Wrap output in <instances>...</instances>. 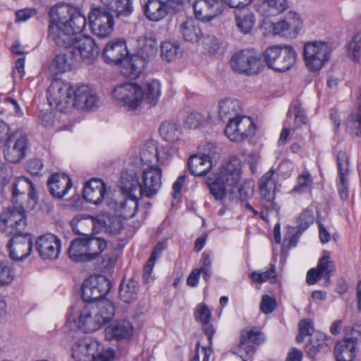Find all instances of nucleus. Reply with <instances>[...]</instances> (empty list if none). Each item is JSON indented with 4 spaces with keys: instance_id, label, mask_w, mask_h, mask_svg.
<instances>
[{
    "instance_id": "31",
    "label": "nucleus",
    "mask_w": 361,
    "mask_h": 361,
    "mask_svg": "<svg viewBox=\"0 0 361 361\" xmlns=\"http://www.w3.org/2000/svg\"><path fill=\"white\" fill-rule=\"evenodd\" d=\"M92 229L104 231L110 235H117L123 228L121 220L116 216L103 217L102 219L90 218Z\"/></svg>"
},
{
    "instance_id": "28",
    "label": "nucleus",
    "mask_w": 361,
    "mask_h": 361,
    "mask_svg": "<svg viewBox=\"0 0 361 361\" xmlns=\"http://www.w3.org/2000/svg\"><path fill=\"white\" fill-rule=\"evenodd\" d=\"M50 194L56 198H62L72 187L70 177L66 174L55 173L47 180Z\"/></svg>"
},
{
    "instance_id": "36",
    "label": "nucleus",
    "mask_w": 361,
    "mask_h": 361,
    "mask_svg": "<svg viewBox=\"0 0 361 361\" xmlns=\"http://www.w3.org/2000/svg\"><path fill=\"white\" fill-rule=\"evenodd\" d=\"M242 111L240 102L233 98H225L221 99L219 104V114L221 120H234Z\"/></svg>"
},
{
    "instance_id": "57",
    "label": "nucleus",
    "mask_w": 361,
    "mask_h": 361,
    "mask_svg": "<svg viewBox=\"0 0 361 361\" xmlns=\"http://www.w3.org/2000/svg\"><path fill=\"white\" fill-rule=\"evenodd\" d=\"M31 188V181L25 177L16 179L12 183L13 201L20 195H25L27 190Z\"/></svg>"
},
{
    "instance_id": "29",
    "label": "nucleus",
    "mask_w": 361,
    "mask_h": 361,
    "mask_svg": "<svg viewBox=\"0 0 361 361\" xmlns=\"http://www.w3.org/2000/svg\"><path fill=\"white\" fill-rule=\"evenodd\" d=\"M94 314H97L99 320L94 322H90L89 329H99L104 324L109 323L115 314V309L113 303L109 300H100L94 303Z\"/></svg>"
},
{
    "instance_id": "49",
    "label": "nucleus",
    "mask_w": 361,
    "mask_h": 361,
    "mask_svg": "<svg viewBox=\"0 0 361 361\" xmlns=\"http://www.w3.org/2000/svg\"><path fill=\"white\" fill-rule=\"evenodd\" d=\"M321 277H324L326 283H329L331 276L335 271L334 262L330 260L329 255H324L319 261L317 268Z\"/></svg>"
},
{
    "instance_id": "25",
    "label": "nucleus",
    "mask_w": 361,
    "mask_h": 361,
    "mask_svg": "<svg viewBox=\"0 0 361 361\" xmlns=\"http://www.w3.org/2000/svg\"><path fill=\"white\" fill-rule=\"evenodd\" d=\"M128 54L126 42L122 39L112 40L106 44L103 51L102 57L110 64H118Z\"/></svg>"
},
{
    "instance_id": "44",
    "label": "nucleus",
    "mask_w": 361,
    "mask_h": 361,
    "mask_svg": "<svg viewBox=\"0 0 361 361\" xmlns=\"http://www.w3.org/2000/svg\"><path fill=\"white\" fill-rule=\"evenodd\" d=\"M142 90L144 92L143 101L151 106H155L161 96L160 82L155 79L149 80L146 82Z\"/></svg>"
},
{
    "instance_id": "1",
    "label": "nucleus",
    "mask_w": 361,
    "mask_h": 361,
    "mask_svg": "<svg viewBox=\"0 0 361 361\" xmlns=\"http://www.w3.org/2000/svg\"><path fill=\"white\" fill-rule=\"evenodd\" d=\"M161 171L159 167L149 166L142 171L141 178L133 171L121 173V188L137 199L145 196L152 197L161 186Z\"/></svg>"
},
{
    "instance_id": "51",
    "label": "nucleus",
    "mask_w": 361,
    "mask_h": 361,
    "mask_svg": "<svg viewBox=\"0 0 361 361\" xmlns=\"http://www.w3.org/2000/svg\"><path fill=\"white\" fill-rule=\"evenodd\" d=\"M140 159L146 164H151L154 160L161 161L159 157L158 148L155 143L147 142L140 151Z\"/></svg>"
},
{
    "instance_id": "45",
    "label": "nucleus",
    "mask_w": 361,
    "mask_h": 361,
    "mask_svg": "<svg viewBox=\"0 0 361 361\" xmlns=\"http://www.w3.org/2000/svg\"><path fill=\"white\" fill-rule=\"evenodd\" d=\"M138 290L139 286L136 281H122L119 288L120 299L125 303H131L137 299Z\"/></svg>"
},
{
    "instance_id": "11",
    "label": "nucleus",
    "mask_w": 361,
    "mask_h": 361,
    "mask_svg": "<svg viewBox=\"0 0 361 361\" xmlns=\"http://www.w3.org/2000/svg\"><path fill=\"white\" fill-rule=\"evenodd\" d=\"M112 97L118 104L134 110L143 102L144 92L136 83H124L114 89Z\"/></svg>"
},
{
    "instance_id": "26",
    "label": "nucleus",
    "mask_w": 361,
    "mask_h": 361,
    "mask_svg": "<svg viewBox=\"0 0 361 361\" xmlns=\"http://www.w3.org/2000/svg\"><path fill=\"white\" fill-rule=\"evenodd\" d=\"M106 194V184L99 178H93L87 182L82 192L84 199L95 205H99L105 200Z\"/></svg>"
},
{
    "instance_id": "13",
    "label": "nucleus",
    "mask_w": 361,
    "mask_h": 361,
    "mask_svg": "<svg viewBox=\"0 0 361 361\" xmlns=\"http://www.w3.org/2000/svg\"><path fill=\"white\" fill-rule=\"evenodd\" d=\"M276 180V171L273 168H271L259 180L258 186L262 207L267 208L268 210H274L276 214H278L280 208L274 201Z\"/></svg>"
},
{
    "instance_id": "23",
    "label": "nucleus",
    "mask_w": 361,
    "mask_h": 361,
    "mask_svg": "<svg viewBox=\"0 0 361 361\" xmlns=\"http://www.w3.org/2000/svg\"><path fill=\"white\" fill-rule=\"evenodd\" d=\"M193 8L196 18L203 22L211 21L223 11L219 0H197Z\"/></svg>"
},
{
    "instance_id": "56",
    "label": "nucleus",
    "mask_w": 361,
    "mask_h": 361,
    "mask_svg": "<svg viewBox=\"0 0 361 361\" xmlns=\"http://www.w3.org/2000/svg\"><path fill=\"white\" fill-rule=\"evenodd\" d=\"M292 112L295 116V128H300L302 125H305L307 123L306 113L301 103L296 102L293 105L292 109L288 111V114H292Z\"/></svg>"
},
{
    "instance_id": "7",
    "label": "nucleus",
    "mask_w": 361,
    "mask_h": 361,
    "mask_svg": "<svg viewBox=\"0 0 361 361\" xmlns=\"http://www.w3.org/2000/svg\"><path fill=\"white\" fill-rule=\"evenodd\" d=\"M121 184V181L120 182ZM121 192L107 195L105 203L108 208L119 216L128 219L133 217L136 214L138 202L137 198L131 197L128 192L124 191L120 185Z\"/></svg>"
},
{
    "instance_id": "54",
    "label": "nucleus",
    "mask_w": 361,
    "mask_h": 361,
    "mask_svg": "<svg viewBox=\"0 0 361 361\" xmlns=\"http://www.w3.org/2000/svg\"><path fill=\"white\" fill-rule=\"evenodd\" d=\"M166 245L164 242H159L154 247L151 255L147 260L145 268H144V277H148L151 274L157 257L165 249Z\"/></svg>"
},
{
    "instance_id": "40",
    "label": "nucleus",
    "mask_w": 361,
    "mask_h": 361,
    "mask_svg": "<svg viewBox=\"0 0 361 361\" xmlns=\"http://www.w3.org/2000/svg\"><path fill=\"white\" fill-rule=\"evenodd\" d=\"M148 62L135 54L125 62L122 73L126 77L136 79L143 73Z\"/></svg>"
},
{
    "instance_id": "39",
    "label": "nucleus",
    "mask_w": 361,
    "mask_h": 361,
    "mask_svg": "<svg viewBox=\"0 0 361 361\" xmlns=\"http://www.w3.org/2000/svg\"><path fill=\"white\" fill-rule=\"evenodd\" d=\"M179 32L185 41L192 43L197 42L202 36L198 23L192 18H188L180 24Z\"/></svg>"
},
{
    "instance_id": "42",
    "label": "nucleus",
    "mask_w": 361,
    "mask_h": 361,
    "mask_svg": "<svg viewBox=\"0 0 361 361\" xmlns=\"http://www.w3.org/2000/svg\"><path fill=\"white\" fill-rule=\"evenodd\" d=\"M190 172L195 176H204L212 168L213 164L209 159L200 154L192 155L188 161Z\"/></svg>"
},
{
    "instance_id": "22",
    "label": "nucleus",
    "mask_w": 361,
    "mask_h": 361,
    "mask_svg": "<svg viewBox=\"0 0 361 361\" xmlns=\"http://www.w3.org/2000/svg\"><path fill=\"white\" fill-rule=\"evenodd\" d=\"M36 247L42 258L55 259L60 252L61 241L55 235L47 233L38 237Z\"/></svg>"
},
{
    "instance_id": "43",
    "label": "nucleus",
    "mask_w": 361,
    "mask_h": 361,
    "mask_svg": "<svg viewBox=\"0 0 361 361\" xmlns=\"http://www.w3.org/2000/svg\"><path fill=\"white\" fill-rule=\"evenodd\" d=\"M357 346L352 341L343 338L338 341L334 348L337 361H353L356 356Z\"/></svg>"
},
{
    "instance_id": "6",
    "label": "nucleus",
    "mask_w": 361,
    "mask_h": 361,
    "mask_svg": "<svg viewBox=\"0 0 361 361\" xmlns=\"http://www.w3.org/2000/svg\"><path fill=\"white\" fill-rule=\"evenodd\" d=\"M230 65L235 72L246 75L258 74L264 68L261 57L247 49L235 52L230 59Z\"/></svg>"
},
{
    "instance_id": "20",
    "label": "nucleus",
    "mask_w": 361,
    "mask_h": 361,
    "mask_svg": "<svg viewBox=\"0 0 361 361\" xmlns=\"http://www.w3.org/2000/svg\"><path fill=\"white\" fill-rule=\"evenodd\" d=\"M94 303L78 302L71 308L73 320L78 323V328L85 333L92 332L98 329H89L90 322L99 320L97 314H94Z\"/></svg>"
},
{
    "instance_id": "19",
    "label": "nucleus",
    "mask_w": 361,
    "mask_h": 361,
    "mask_svg": "<svg viewBox=\"0 0 361 361\" xmlns=\"http://www.w3.org/2000/svg\"><path fill=\"white\" fill-rule=\"evenodd\" d=\"M49 16L48 37L57 46L68 49L75 39L73 34L68 30L66 25L54 15Z\"/></svg>"
},
{
    "instance_id": "64",
    "label": "nucleus",
    "mask_w": 361,
    "mask_h": 361,
    "mask_svg": "<svg viewBox=\"0 0 361 361\" xmlns=\"http://www.w3.org/2000/svg\"><path fill=\"white\" fill-rule=\"evenodd\" d=\"M203 46L209 54H215L220 49V44L213 35H207L203 38Z\"/></svg>"
},
{
    "instance_id": "52",
    "label": "nucleus",
    "mask_w": 361,
    "mask_h": 361,
    "mask_svg": "<svg viewBox=\"0 0 361 361\" xmlns=\"http://www.w3.org/2000/svg\"><path fill=\"white\" fill-rule=\"evenodd\" d=\"M312 179L308 171H303L297 179V185L293 188L292 192L303 194L310 192L312 187Z\"/></svg>"
},
{
    "instance_id": "12",
    "label": "nucleus",
    "mask_w": 361,
    "mask_h": 361,
    "mask_svg": "<svg viewBox=\"0 0 361 361\" xmlns=\"http://www.w3.org/2000/svg\"><path fill=\"white\" fill-rule=\"evenodd\" d=\"M81 289L82 301L80 302L94 303L109 293L111 282L104 276H92L84 281Z\"/></svg>"
},
{
    "instance_id": "10",
    "label": "nucleus",
    "mask_w": 361,
    "mask_h": 361,
    "mask_svg": "<svg viewBox=\"0 0 361 361\" xmlns=\"http://www.w3.org/2000/svg\"><path fill=\"white\" fill-rule=\"evenodd\" d=\"M68 53L75 61L90 64L97 58L99 48L92 37L81 35L75 37Z\"/></svg>"
},
{
    "instance_id": "37",
    "label": "nucleus",
    "mask_w": 361,
    "mask_h": 361,
    "mask_svg": "<svg viewBox=\"0 0 361 361\" xmlns=\"http://www.w3.org/2000/svg\"><path fill=\"white\" fill-rule=\"evenodd\" d=\"M104 8L116 17L128 16L132 13L133 6L132 0H100Z\"/></svg>"
},
{
    "instance_id": "59",
    "label": "nucleus",
    "mask_w": 361,
    "mask_h": 361,
    "mask_svg": "<svg viewBox=\"0 0 361 361\" xmlns=\"http://www.w3.org/2000/svg\"><path fill=\"white\" fill-rule=\"evenodd\" d=\"M276 269L274 265H271V267L269 270H267L264 272H257L252 271L250 274V278L255 283H262L268 280H271L272 283H275L276 281Z\"/></svg>"
},
{
    "instance_id": "60",
    "label": "nucleus",
    "mask_w": 361,
    "mask_h": 361,
    "mask_svg": "<svg viewBox=\"0 0 361 361\" xmlns=\"http://www.w3.org/2000/svg\"><path fill=\"white\" fill-rule=\"evenodd\" d=\"M346 340L352 341L357 346V343H361V324H355L353 326L345 328Z\"/></svg>"
},
{
    "instance_id": "4",
    "label": "nucleus",
    "mask_w": 361,
    "mask_h": 361,
    "mask_svg": "<svg viewBox=\"0 0 361 361\" xmlns=\"http://www.w3.org/2000/svg\"><path fill=\"white\" fill-rule=\"evenodd\" d=\"M334 50L333 46L322 41H311L303 47L305 64L312 72L319 71L329 61Z\"/></svg>"
},
{
    "instance_id": "2",
    "label": "nucleus",
    "mask_w": 361,
    "mask_h": 361,
    "mask_svg": "<svg viewBox=\"0 0 361 361\" xmlns=\"http://www.w3.org/2000/svg\"><path fill=\"white\" fill-rule=\"evenodd\" d=\"M240 178V161L233 157L213 177L208 178L207 183L214 199L221 200L226 195V187L235 185Z\"/></svg>"
},
{
    "instance_id": "50",
    "label": "nucleus",
    "mask_w": 361,
    "mask_h": 361,
    "mask_svg": "<svg viewBox=\"0 0 361 361\" xmlns=\"http://www.w3.org/2000/svg\"><path fill=\"white\" fill-rule=\"evenodd\" d=\"M345 130L352 137L361 136V114H351L345 121Z\"/></svg>"
},
{
    "instance_id": "15",
    "label": "nucleus",
    "mask_w": 361,
    "mask_h": 361,
    "mask_svg": "<svg viewBox=\"0 0 361 361\" xmlns=\"http://www.w3.org/2000/svg\"><path fill=\"white\" fill-rule=\"evenodd\" d=\"M28 149L26 135L19 130L13 132L9 140L3 147L5 159L11 163H18L25 158Z\"/></svg>"
},
{
    "instance_id": "34",
    "label": "nucleus",
    "mask_w": 361,
    "mask_h": 361,
    "mask_svg": "<svg viewBox=\"0 0 361 361\" xmlns=\"http://www.w3.org/2000/svg\"><path fill=\"white\" fill-rule=\"evenodd\" d=\"M158 46L157 40L152 37L140 36L137 39L135 54L144 60L150 61L157 55Z\"/></svg>"
},
{
    "instance_id": "33",
    "label": "nucleus",
    "mask_w": 361,
    "mask_h": 361,
    "mask_svg": "<svg viewBox=\"0 0 361 361\" xmlns=\"http://www.w3.org/2000/svg\"><path fill=\"white\" fill-rule=\"evenodd\" d=\"M133 329V325L129 321L126 319L116 321L106 328V336L109 340H127L132 336Z\"/></svg>"
},
{
    "instance_id": "58",
    "label": "nucleus",
    "mask_w": 361,
    "mask_h": 361,
    "mask_svg": "<svg viewBox=\"0 0 361 361\" xmlns=\"http://www.w3.org/2000/svg\"><path fill=\"white\" fill-rule=\"evenodd\" d=\"M348 55L354 61L361 59V37L359 35L353 37L348 46Z\"/></svg>"
},
{
    "instance_id": "17",
    "label": "nucleus",
    "mask_w": 361,
    "mask_h": 361,
    "mask_svg": "<svg viewBox=\"0 0 361 361\" xmlns=\"http://www.w3.org/2000/svg\"><path fill=\"white\" fill-rule=\"evenodd\" d=\"M264 341L263 334L257 329H245L241 332L239 343L233 353L238 355L243 361H247V358L252 356L255 352L254 345H259Z\"/></svg>"
},
{
    "instance_id": "55",
    "label": "nucleus",
    "mask_w": 361,
    "mask_h": 361,
    "mask_svg": "<svg viewBox=\"0 0 361 361\" xmlns=\"http://www.w3.org/2000/svg\"><path fill=\"white\" fill-rule=\"evenodd\" d=\"M14 279L12 263L8 261L0 262V286L9 284Z\"/></svg>"
},
{
    "instance_id": "63",
    "label": "nucleus",
    "mask_w": 361,
    "mask_h": 361,
    "mask_svg": "<svg viewBox=\"0 0 361 361\" xmlns=\"http://www.w3.org/2000/svg\"><path fill=\"white\" fill-rule=\"evenodd\" d=\"M299 333L296 336L298 343H302L307 336L311 335V331L313 330L312 323L310 319L301 320L298 324Z\"/></svg>"
},
{
    "instance_id": "21",
    "label": "nucleus",
    "mask_w": 361,
    "mask_h": 361,
    "mask_svg": "<svg viewBox=\"0 0 361 361\" xmlns=\"http://www.w3.org/2000/svg\"><path fill=\"white\" fill-rule=\"evenodd\" d=\"M12 238L7 244L10 256L14 260H23L27 258L32 250V239L27 233L11 235Z\"/></svg>"
},
{
    "instance_id": "27",
    "label": "nucleus",
    "mask_w": 361,
    "mask_h": 361,
    "mask_svg": "<svg viewBox=\"0 0 361 361\" xmlns=\"http://www.w3.org/2000/svg\"><path fill=\"white\" fill-rule=\"evenodd\" d=\"M144 11L146 17L152 21H159L172 13L171 6L167 0H147Z\"/></svg>"
},
{
    "instance_id": "48",
    "label": "nucleus",
    "mask_w": 361,
    "mask_h": 361,
    "mask_svg": "<svg viewBox=\"0 0 361 361\" xmlns=\"http://www.w3.org/2000/svg\"><path fill=\"white\" fill-rule=\"evenodd\" d=\"M262 6L267 16H276L285 11L288 8L287 0H262Z\"/></svg>"
},
{
    "instance_id": "32",
    "label": "nucleus",
    "mask_w": 361,
    "mask_h": 361,
    "mask_svg": "<svg viewBox=\"0 0 361 361\" xmlns=\"http://www.w3.org/2000/svg\"><path fill=\"white\" fill-rule=\"evenodd\" d=\"M300 24L298 18L296 20L288 22L286 20L278 23H264L266 29H269L272 35H281L286 37H295L298 35L299 25Z\"/></svg>"
},
{
    "instance_id": "14",
    "label": "nucleus",
    "mask_w": 361,
    "mask_h": 361,
    "mask_svg": "<svg viewBox=\"0 0 361 361\" xmlns=\"http://www.w3.org/2000/svg\"><path fill=\"white\" fill-rule=\"evenodd\" d=\"M49 106L59 111H63L71 106L72 86L61 81L51 82L47 92Z\"/></svg>"
},
{
    "instance_id": "61",
    "label": "nucleus",
    "mask_w": 361,
    "mask_h": 361,
    "mask_svg": "<svg viewBox=\"0 0 361 361\" xmlns=\"http://www.w3.org/2000/svg\"><path fill=\"white\" fill-rule=\"evenodd\" d=\"M314 214L312 211L306 209L302 212L298 219V233H301L306 230L310 224L314 222Z\"/></svg>"
},
{
    "instance_id": "53",
    "label": "nucleus",
    "mask_w": 361,
    "mask_h": 361,
    "mask_svg": "<svg viewBox=\"0 0 361 361\" xmlns=\"http://www.w3.org/2000/svg\"><path fill=\"white\" fill-rule=\"evenodd\" d=\"M180 53V47L174 42H164L161 46V56L169 62L173 61Z\"/></svg>"
},
{
    "instance_id": "38",
    "label": "nucleus",
    "mask_w": 361,
    "mask_h": 361,
    "mask_svg": "<svg viewBox=\"0 0 361 361\" xmlns=\"http://www.w3.org/2000/svg\"><path fill=\"white\" fill-rule=\"evenodd\" d=\"M73 229L77 233L82 235V236H85L88 258H90V261L97 259L106 249V242L102 238L96 237L92 235H87L75 227Z\"/></svg>"
},
{
    "instance_id": "16",
    "label": "nucleus",
    "mask_w": 361,
    "mask_h": 361,
    "mask_svg": "<svg viewBox=\"0 0 361 361\" xmlns=\"http://www.w3.org/2000/svg\"><path fill=\"white\" fill-rule=\"evenodd\" d=\"M255 133L254 123L250 117L237 116L225 128L226 135L233 142H240Z\"/></svg>"
},
{
    "instance_id": "41",
    "label": "nucleus",
    "mask_w": 361,
    "mask_h": 361,
    "mask_svg": "<svg viewBox=\"0 0 361 361\" xmlns=\"http://www.w3.org/2000/svg\"><path fill=\"white\" fill-rule=\"evenodd\" d=\"M68 254L74 262H90L85 236L73 240L68 247Z\"/></svg>"
},
{
    "instance_id": "18",
    "label": "nucleus",
    "mask_w": 361,
    "mask_h": 361,
    "mask_svg": "<svg viewBox=\"0 0 361 361\" xmlns=\"http://www.w3.org/2000/svg\"><path fill=\"white\" fill-rule=\"evenodd\" d=\"M99 97L95 90L87 85L72 87L71 106L79 109L93 110L97 107Z\"/></svg>"
},
{
    "instance_id": "46",
    "label": "nucleus",
    "mask_w": 361,
    "mask_h": 361,
    "mask_svg": "<svg viewBox=\"0 0 361 361\" xmlns=\"http://www.w3.org/2000/svg\"><path fill=\"white\" fill-rule=\"evenodd\" d=\"M327 347L326 336L318 333L311 338L306 345L305 350L310 357L314 358L319 352L325 350Z\"/></svg>"
},
{
    "instance_id": "62",
    "label": "nucleus",
    "mask_w": 361,
    "mask_h": 361,
    "mask_svg": "<svg viewBox=\"0 0 361 361\" xmlns=\"http://www.w3.org/2000/svg\"><path fill=\"white\" fill-rule=\"evenodd\" d=\"M66 68V58L65 54H57L53 59L49 69L54 74L63 73Z\"/></svg>"
},
{
    "instance_id": "35",
    "label": "nucleus",
    "mask_w": 361,
    "mask_h": 361,
    "mask_svg": "<svg viewBox=\"0 0 361 361\" xmlns=\"http://www.w3.org/2000/svg\"><path fill=\"white\" fill-rule=\"evenodd\" d=\"M235 21L238 30L243 34H249L255 24V16L247 7H242L235 11Z\"/></svg>"
},
{
    "instance_id": "8",
    "label": "nucleus",
    "mask_w": 361,
    "mask_h": 361,
    "mask_svg": "<svg viewBox=\"0 0 361 361\" xmlns=\"http://www.w3.org/2000/svg\"><path fill=\"white\" fill-rule=\"evenodd\" d=\"M88 21L92 33L98 37L106 38L114 31V15L102 6L91 9Z\"/></svg>"
},
{
    "instance_id": "30",
    "label": "nucleus",
    "mask_w": 361,
    "mask_h": 361,
    "mask_svg": "<svg viewBox=\"0 0 361 361\" xmlns=\"http://www.w3.org/2000/svg\"><path fill=\"white\" fill-rule=\"evenodd\" d=\"M337 166L338 171V180L337 183L338 191L342 200L348 197V180L349 174L348 159L346 154L339 152L337 155Z\"/></svg>"
},
{
    "instance_id": "9",
    "label": "nucleus",
    "mask_w": 361,
    "mask_h": 361,
    "mask_svg": "<svg viewBox=\"0 0 361 361\" xmlns=\"http://www.w3.org/2000/svg\"><path fill=\"white\" fill-rule=\"evenodd\" d=\"M26 226L25 212L21 207H8L0 215V230L7 235L24 233Z\"/></svg>"
},
{
    "instance_id": "5",
    "label": "nucleus",
    "mask_w": 361,
    "mask_h": 361,
    "mask_svg": "<svg viewBox=\"0 0 361 361\" xmlns=\"http://www.w3.org/2000/svg\"><path fill=\"white\" fill-rule=\"evenodd\" d=\"M49 15H54L61 20L74 36L82 32L87 25L86 18L80 9L68 4L51 7Z\"/></svg>"
},
{
    "instance_id": "47",
    "label": "nucleus",
    "mask_w": 361,
    "mask_h": 361,
    "mask_svg": "<svg viewBox=\"0 0 361 361\" xmlns=\"http://www.w3.org/2000/svg\"><path fill=\"white\" fill-rule=\"evenodd\" d=\"M159 133L166 141L173 142L178 140L180 130L176 123L164 121L160 126Z\"/></svg>"
},
{
    "instance_id": "3",
    "label": "nucleus",
    "mask_w": 361,
    "mask_h": 361,
    "mask_svg": "<svg viewBox=\"0 0 361 361\" xmlns=\"http://www.w3.org/2000/svg\"><path fill=\"white\" fill-rule=\"evenodd\" d=\"M263 57L269 68L274 72L283 73L293 66L297 53L290 45H272L264 51Z\"/></svg>"
},
{
    "instance_id": "24",
    "label": "nucleus",
    "mask_w": 361,
    "mask_h": 361,
    "mask_svg": "<svg viewBox=\"0 0 361 361\" xmlns=\"http://www.w3.org/2000/svg\"><path fill=\"white\" fill-rule=\"evenodd\" d=\"M99 343L90 338L78 339L72 347V356L76 361H90L99 351Z\"/></svg>"
}]
</instances>
